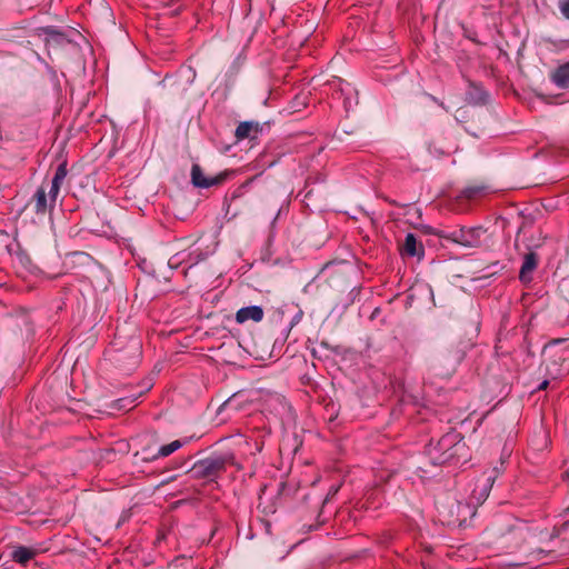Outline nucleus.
<instances>
[{"label": "nucleus", "mask_w": 569, "mask_h": 569, "mask_svg": "<svg viewBox=\"0 0 569 569\" xmlns=\"http://www.w3.org/2000/svg\"><path fill=\"white\" fill-rule=\"evenodd\" d=\"M180 10H181V7L179 6V7H177V8H173V9H172V11H171V13H172V14H178V13L180 12Z\"/></svg>", "instance_id": "obj_29"}, {"label": "nucleus", "mask_w": 569, "mask_h": 569, "mask_svg": "<svg viewBox=\"0 0 569 569\" xmlns=\"http://www.w3.org/2000/svg\"><path fill=\"white\" fill-rule=\"evenodd\" d=\"M42 32L48 37H62V33L52 26L42 28Z\"/></svg>", "instance_id": "obj_19"}, {"label": "nucleus", "mask_w": 569, "mask_h": 569, "mask_svg": "<svg viewBox=\"0 0 569 569\" xmlns=\"http://www.w3.org/2000/svg\"><path fill=\"white\" fill-rule=\"evenodd\" d=\"M456 507L458 509V511L461 509V508H468L467 506L460 503V502H457V503H452L451 508Z\"/></svg>", "instance_id": "obj_27"}, {"label": "nucleus", "mask_w": 569, "mask_h": 569, "mask_svg": "<svg viewBox=\"0 0 569 569\" xmlns=\"http://www.w3.org/2000/svg\"><path fill=\"white\" fill-rule=\"evenodd\" d=\"M337 491H338V488H332V489L330 490V492L328 493L327 498L325 499V502L329 499V496H330V495H332V496H333V495H336V493H337Z\"/></svg>", "instance_id": "obj_28"}, {"label": "nucleus", "mask_w": 569, "mask_h": 569, "mask_svg": "<svg viewBox=\"0 0 569 569\" xmlns=\"http://www.w3.org/2000/svg\"><path fill=\"white\" fill-rule=\"evenodd\" d=\"M441 360L455 368L458 366L465 358V350L460 347H455L451 349H447L441 352Z\"/></svg>", "instance_id": "obj_12"}, {"label": "nucleus", "mask_w": 569, "mask_h": 569, "mask_svg": "<svg viewBox=\"0 0 569 569\" xmlns=\"http://www.w3.org/2000/svg\"><path fill=\"white\" fill-rule=\"evenodd\" d=\"M481 191L480 188H468L465 190V194L468 197V198H472L475 197L477 193H479Z\"/></svg>", "instance_id": "obj_22"}, {"label": "nucleus", "mask_w": 569, "mask_h": 569, "mask_svg": "<svg viewBox=\"0 0 569 569\" xmlns=\"http://www.w3.org/2000/svg\"><path fill=\"white\" fill-rule=\"evenodd\" d=\"M179 2H181V0H169L167 2V7L172 8V7H174Z\"/></svg>", "instance_id": "obj_25"}, {"label": "nucleus", "mask_w": 569, "mask_h": 569, "mask_svg": "<svg viewBox=\"0 0 569 569\" xmlns=\"http://www.w3.org/2000/svg\"><path fill=\"white\" fill-rule=\"evenodd\" d=\"M4 326L13 331L14 335L21 333L23 329L31 331L29 319L26 315L17 318H8L4 320Z\"/></svg>", "instance_id": "obj_13"}, {"label": "nucleus", "mask_w": 569, "mask_h": 569, "mask_svg": "<svg viewBox=\"0 0 569 569\" xmlns=\"http://www.w3.org/2000/svg\"><path fill=\"white\" fill-rule=\"evenodd\" d=\"M259 123L252 121H243L236 128V138L238 141L250 137L252 130L258 131Z\"/></svg>", "instance_id": "obj_16"}, {"label": "nucleus", "mask_w": 569, "mask_h": 569, "mask_svg": "<svg viewBox=\"0 0 569 569\" xmlns=\"http://www.w3.org/2000/svg\"><path fill=\"white\" fill-rule=\"evenodd\" d=\"M566 476L569 479V469L566 471Z\"/></svg>", "instance_id": "obj_34"}, {"label": "nucleus", "mask_w": 569, "mask_h": 569, "mask_svg": "<svg viewBox=\"0 0 569 569\" xmlns=\"http://www.w3.org/2000/svg\"><path fill=\"white\" fill-rule=\"evenodd\" d=\"M440 455L432 457L433 463H465L469 460V449L462 438L457 433H447L437 443Z\"/></svg>", "instance_id": "obj_2"}, {"label": "nucleus", "mask_w": 569, "mask_h": 569, "mask_svg": "<svg viewBox=\"0 0 569 569\" xmlns=\"http://www.w3.org/2000/svg\"><path fill=\"white\" fill-rule=\"evenodd\" d=\"M539 263V256L535 251H529L523 256L522 264L519 271V279L523 283H529L533 280V273Z\"/></svg>", "instance_id": "obj_6"}, {"label": "nucleus", "mask_w": 569, "mask_h": 569, "mask_svg": "<svg viewBox=\"0 0 569 569\" xmlns=\"http://www.w3.org/2000/svg\"><path fill=\"white\" fill-rule=\"evenodd\" d=\"M110 362L120 371L129 373L140 363L142 342L133 323L117 327L114 338L107 351Z\"/></svg>", "instance_id": "obj_1"}, {"label": "nucleus", "mask_w": 569, "mask_h": 569, "mask_svg": "<svg viewBox=\"0 0 569 569\" xmlns=\"http://www.w3.org/2000/svg\"><path fill=\"white\" fill-rule=\"evenodd\" d=\"M428 291H429L430 296L433 298V292H432L431 287H428Z\"/></svg>", "instance_id": "obj_33"}, {"label": "nucleus", "mask_w": 569, "mask_h": 569, "mask_svg": "<svg viewBox=\"0 0 569 569\" xmlns=\"http://www.w3.org/2000/svg\"><path fill=\"white\" fill-rule=\"evenodd\" d=\"M432 100L437 103H439V106L443 107V103L442 102H439L437 98L432 97Z\"/></svg>", "instance_id": "obj_32"}, {"label": "nucleus", "mask_w": 569, "mask_h": 569, "mask_svg": "<svg viewBox=\"0 0 569 569\" xmlns=\"http://www.w3.org/2000/svg\"><path fill=\"white\" fill-rule=\"evenodd\" d=\"M263 316V309L259 306L242 307L236 312V321L238 323H244L248 320L260 322Z\"/></svg>", "instance_id": "obj_9"}, {"label": "nucleus", "mask_w": 569, "mask_h": 569, "mask_svg": "<svg viewBox=\"0 0 569 569\" xmlns=\"http://www.w3.org/2000/svg\"><path fill=\"white\" fill-rule=\"evenodd\" d=\"M223 180L222 176L206 178L199 164H192L191 181L194 187L210 188L219 184Z\"/></svg>", "instance_id": "obj_7"}, {"label": "nucleus", "mask_w": 569, "mask_h": 569, "mask_svg": "<svg viewBox=\"0 0 569 569\" xmlns=\"http://www.w3.org/2000/svg\"><path fill=\"white\" fill-rule=\"evenodd\" d=\"M38 555V549L26 546H16L11 551V559L17 563L26 566Z\"/></svg>", "instance_id": "obj_10"}, {"label": "nucleus", "mask_w": 569, "mask_h": 569, "mask_svg": "<svg viewBox=\"0 0 569 569\" xmlns=\"http://www.w3.org/2000/svg\"><path fill=\"white\" fill-rule=\"evenodd\" d=\"M182 446H183V442L181 440H173L172 442H170L168 445L161 446L158 449L157 453L153 455L152 457H146L143 459L148 460V461H152V460H156L158 458L168 457L171 453H173L174 451H177L178 449H180Z\"/></svg>", "instance_id": "obj_14"}, {"label": "nucleus", "mask_w": 569, "mask_h": 569, "mask_svg": "<svg viewBox=\"0 0 569 569\" xmlns=\"http://www.w3.org/2000/svg\"><path fill=\"white\" fill-rule=\"evenodd\" d=\"M486 229L481 226L460 227L457 229H435L431 234L465 248H478L481 244Z\"/></svg>", "instance_id": "obj_5"}, {"label": "nucleus", "mask_w": 569, "mask_h": 569, "mask_svg": "<svg viewBox=\"0 0 569 569\" xmlns=\"http://www.w3.org/2000/svg\"><path fill=\"white\" fill-rule=\"evenodd\" d=\"M493 477H488L486 478L483 485L481 487H479L478 489H476L473 492L475 495H479V497H477L478 499H487V497L489 496V491L493 485Z\"/></svg>", "instance_id": "obj_18"}, {"label": "nucleus", "mask_w": 569, "mask_h": 569, "mask_svg": "<svg viewBox=\"0 0 569 569\" xmlns=\"http://www.w3.org/2000/svg\"><path fill=\"white\" fill-rule=\"evenodd\" d=\"M456 521L461 522V519L459 517H457V519H448V522H456Z\"/></svg>", "instance_id": "obj_31"}, {"label": "nucleus", "mask_w": 569, "mask_h": 569, "mask_svg": "<svg viewBox=\"0 0 569 569\" xmlns=\"http://www.w3.org/2000/svg\"><path fill=\"white\" fill-rule=\"evenodd\" d=\"M555 303L565 313H569V287H557Z\"/></svg>", "instance_id": "obj_17"}, {"label": "nucleus", "mask_w": 569, "mask_h": 569, "mask_svg": "<svg viewBox=\"0 0 569 569\" xmlns=\"http://www.w3.org/2000/svg\"><path fill=\"white\" fill-rule=\"evenodd\" d=\"M303 315V311L302 310H299L298 315L295 317V320H299Z\"/></svg>", "instance_id": "obj_30"}, {"label": "nucleus", "mask_w": 569, "mask_h": 569, "mask_svg": "<svg viewBox=\"0 0 569 569\" xmlns=\"http://www.w3.org/2000/svg\"><path fill=\"white\" fill-rule=\"evenodd\" d=\"M551 81L560 89L569 88V61L552 72Z\"/></svg>", "instance_id": "obj_11"}, {"label": "nucleus", "mask_w": 569, "mask_h": 569, "mask_svg": "<svg viewBox=\"0 0 569 569\" xmlns=\"http://www.w3.org/2000/svg\"><path fill=\"white\" fill-rule=\"evenodd\" d=\"M569 529V521L563 522L557 530L558 535L566 532Z\"/></svg>", "instance_id": "obj_23"}, {"label": "nucleus", "mask_w": 569, "mask_h": 569, "mask_svg": "<svg viewBox=\"0 0 569 569\" xmlns=\"http://www.w3.org/2000/svg\"><path fill=\"white\" fill-rule=\"evenodd\" d=\"M336 267V264L333 262H330V263H327L323 268V271H330L331 269H333Z\"/></svg>", "instance_id": "obj_26"}, {"label": "nucleus", "mask_w": 569, "mask_h": 569, "mask_svg": "<svg viewBox=\"0 0 569 569\" xmlns=\"http://www.w3.org/2000/svg\"><path fill=\"white\" fill-rule=\"evenodd\" d=\"M512 531V527L508 523H492L487 528L486 532L495 541L503 538L507 533Z\"/></svg>", "instance_id": "obj_15"}, {"label": "nucleus", "mask_w": 569, "mask_h": 569, "mask_svg": "<svg viewBox=\"0 0 569 569\" xmlns=\"http://www.w3.org/2000/svg\"><path fill=\"white\" fill-rule=\"evenodd\" d=\"M67 174V163L62 162L56 169L51 181L47 186L43 183L37 189L34 193V212L37 214L46 213L49 208H52L56 204L61 184L64 181Z\"/></svg>", "instance_id": "obj_3"}, {"label": "nucleus", "mask_w": 569, "mask_h": 569, "mask_svg": "<svg viewBox=\"0 0 569 569\" xmlns=\"http://www.w3.org/2000/svg\"><path fill=\"white\" fill-rule=\"evenodd\" d=\"M234 465V456L231 452L213 453L202 460L197 461L189 470L194 479L216 480L227 466Z\"/></svg>", "instance_id": "obj_4"}, {"label": "nucleus", "mask_w": 569, "mask_h": 569, "mask_svg": "<svg viewBox=\"0 0 569 569\" xmlns=\"http://www.w3.org/2000/svg\"><path fill=\"white\" fill-rule=\"evenodd\" d=\"M236 395L227 399L220 407V410H227V409H237V406L234 403Z\"/></svg>", "instance_id": "obj_20"}, {"label": "nucleus", "mask_w": 569, "mask_h": 569, "mask_svg": "<svg viewBox=\"0 0 569 569\" xmlns=\"http://www.w3.org/2000/svg\"><path fill=\"white\" fill-rule=\"evenodd\" d=\"M561 14L569 20V0H561L559 3Z\"/></svg>", "instance_id": "obj_21"}, {"label": "nucleus", "mask_w": 569, "mask_h": 569, "mask_svg": "<svg viewBox=\"0 0 569 569\" xmlns=\"http://www.w3.org/2000/svg\"><path fill=\"white\" fill-rule=\"evenodd\" d=\"M402 254L410 258H418L419 260L425 256L423 244L418 241L417 237L411 232L407 233L405 238Z\"/></svg>", "instance_id": "obj_8"}, {"label": "nucleus", "mask_w": 569, "mask_h": 569, "mask_svg": "<svg viewBox=\"0 0 569 569\" xmlns=\"http://www.w3.org/2000/svg\"><path fill=\"white\" fill-rule=\"evenodd\" d=\"M549 386V381L548 380H543L539 386H538V390H546Z\"/></svg>", "instance_id": "obj_24"}]
</instances>
